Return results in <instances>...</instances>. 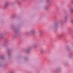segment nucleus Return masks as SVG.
Here are the masks:
<instances>
[{"mask_svg":"<svg viewBox=\"0 0 73 73\" xmlns=\"http://www.w3.org/2000/svg\"><path fill=\"white\" fill-rule=\"evenodd\" d=\"M70 11H71V12H72V11H73V9H70Z\"/></svg>","mask_w":73,"mask_h":73,"instance_id":"obj_4","label":"nucleus"},{"mask_svg":"<svg viewBox=\"0 0 73 73\" xmlns=\"http://www.w3.org/2000/svg\"><path fill=\"white\" fill-rule=\"evenodd\" d=\"M40 51L41 53H42V52H44V50L43 48H41L40 49Z\"/></svg>","mask_w":73,"mask_h":73,"instance_id":"obj_2","label":"nucleus"},{"mask_svg":"<svg viewBox=\"0 0 73 73\" xmlns=\"http://www.w3.org/2000/svg\"><path fill=\"white\" fill-rule=\"evenodd\" d=\"M60 35H58V37H60Z\"/></svg>","mask_w":73,"mask_h":73,"instance_id":"obj_7","label":"nucleus"},{"mask_svg":"<svg viewBox=\"0 0 73 73\" xmlns=\"http://www.w3.org/2000/svg\"><path fill=\"white\" fill-rule=\"evenodd\" d=\"M65 19H66V18H65Z\"/></svg>","mask_w":73,"mask_h":73,"instance_id":"obj_8","label":"nucleus"},{"mask_svg":"<svg viewBox=\"0 0 73 73\" xmlns=\"http://www.w3.org/2000/svg\"><path fill=\"white\" fill-rule=\"evenodd\" d=\"M71 23H73V20H72L71 21Z\"/></svg>","mask_w":73,"mask_h":73,"instance_id":"obj_5","label":"nucleus"},{"mask_svg":"<svg viewBox=\"0 0 73 73\" xmlns=\"http://www.w3.org/2000/svg\"><path fill=\"white\" fill-rule=\"evenodd\" d=\"M35 33V31H32L30 32V33L32 34V35L33 34V33Z\"/></svg>","mask_w":73,"mask_h":73,"instance_id":"obj_1","label":"nucleus"},{"mask_svg":"<svg viewBox=\"0 0 73 73\" xmlns=\"http://www.w3.org/2000/svg\"><path fill=\"white\" fill-rule=\"evenodd\" d=\"M72 3L73 4V0L72 1Z\"/></svg>","mask_w":73,"mask_h":73,"instance_id":"obj_6","label":"nucleus"},{"mask_svg":"<svg viewBox=\"0 0 73 73\" xmlns=\"http://www.w3.org/2000/svg\"><path fill=\"white\" fill-rule=\"evenodd\" d=\"M8 5V3H5V7H7V5Z\"/></svg>","mask_w":73,"mask_h":73,"instance_id":"obj_3","label":"nucleus"}]
</instances>
